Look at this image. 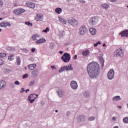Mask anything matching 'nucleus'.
<instances>
[{
	"label": "nucleus",
	"instance_id": "obj_1",
	"mask_svg": "<svg viewBox=\"0 0 128 128\" xmlns=\"http://www.w3.org/2000/svg\"><path fill=\"white\" fill-rule=\"evenodd\" d=\"M100 65L98 62L90 63L87 66V72L90 77L92 78H96L100 76Z\"/></svg>",
	"mask_w": 128,
	"mask_h": 128
},
{
	"label": "nucleus",
	"instance_id": "obj_2",
	"mask_svg": "<svg viewBox=\"0 0 128 128\" xmlns=\"http://www.w3.org/2000/svg\"><path fill=\"white\" fill-rule=\"evenodd\" d=\"M68 22L71 26H74V28H76V26H78V21L76 20L74 18L72 17H70L68 18Z\"/></svg>",
	"mask_w": 128,
	"mask_h": 128
},
{
	"label": "nucleus",
	"instance_id": "obj_3",
	"mask_svg": "<svg viewBox=\"0 0 128 128\" xmlns=\"http://www.w3.org/2000/svg\"><path fill=\"white\" fill-rule=\"evenodd\" d=\"M61 60H62L64 62H68L70 60V54L67 52L64 53L61 57Z\"/></svg>",
	"mask_w": 128,
	"mask_h": 128
},
{
	"label": "nucleus",
	"instance_id": "obj_4",
	"mask_svg": "<svg viewBox=\"0 0 128 128\" xmlns=\"http://www.w3.org/2000/svg\"><path fill=\"white\" fill-rule=\"evenodd\" d=\"M114 56L116 58L120 56V58H122L124 56V52L122 51V49H118L114 52Z\"/></svg>",
	"mask_w": 128,
	"mask_h": 128
},
{
	"label": "nucleus",
	"instance_id": "obj_5",
	"mask_svg": "<svg viewBox=\"0 0 128 128\" xmlns=\"http://www.w3.org/2000/svg\"><path fill=\"white\" fill-rule=\"evenodd\" d=\"M108 78L109 80H112L114 78V70L112 69H110L108 74Z\"/></svg>",
	"mask_w": 128,
	"mask_h": 128
},
{
	"label": "nucleus",
	"instance_id": "obj_6",
	"mask_svg": "<svg viewBox=\"0 0 128 128\" xmlns=\"http://www.w3.org/2000/svg\"><path fill=\"white\" fill-rule=\"evenodd\" d=\"M86 32V26L85 25H83L79 29V34L82 36H84Z\"/></svg>",
	"mask_w": 128,
	"mask_h": 128
},
{
	"label": "nucleus",
	"instance_id": "obj_7",
	"mask_svg": "<svg viewBox=\"0 0 128 128\" xmlns=\"http://www.w3.org/2000/svg\"><path fill=\"white\" fill-rule=\"evenodd\" d=\"M70 86L72 90H78V82L75 80H72L70 82Z\"/></svg>",
	"mask_w": 128,
	"mask_h": 128
},
{
	"label": "nucleus",
	"instance_id": "obj_8",
	"mask_svg": "<svg viewBox=\"0 0 128 128\" xmlns=\"http://www.w3.org/2000/svg\"><path fill=\"white\" fill-rule=\"evenodd\" d=\"M120 36H121V38H128V30H124L122 31L120 34Z\"/></svg>",
	"mask_w": 128,
	"mask_h": 128
},
{
	"label": "nucleus",
	"instance_id": "obj_9",
	"mask_svg": "<svg viewBox=\"0 0 128 128\" xmlns=\"http://www.w3.org/2000/svg\"><path fill=\"white\" fill-rule=\"evenodd\" d=\"M90 26H96V17H92L89 20Z\"/></svg>",
	"mask_w": 128,
	"mask_h": 128
},
{
	"label": "nucleus",
	"instance_id": "obj_10",
	"mask_svg": "<svg viewBox=\"0 0 128 128\" xmlns=\"http://www.w3.org/2000/svg\"><path fill=\"white\" fill-rule=\"evenodd\" d=\"M26 10L22 8H18L14 11V12L16 14H24Z\"/></svg>",
	"mask_w": 128,
	"mask_h": 128
},
{
	"label": "nucleus",
	"instance_id": "obj_11",
	"mask_svg": "<svg viewBox=\"0 0 128 128\" xmlns=\"http://www.w3.org/2000/svg\"><path fill=\"white\" fill-rule=\"evenodd\" d=\"M82 56H84L88 58V56H89L90 55V52L89 50H86L82 51Z\"/></svg>",
	"mask_w": 128,
	"mask_h": 128
},
{
	"label": "nucleus",
	"instance_id": "obj_12",
	"mask_svg": "<svg viewBox=\"0 0 128 128\" xmlns=\"http://www.w3.org/2000/svg\"><path fill=\"white\" fill-rule=\"evenodd\" d=\"M86 120V116L83 115H80L78 118V121L79 122H84Z\"/></svg>",
	"mask_w": 128,
	"mask_h": 128
},
{
	"label": "nucleus",
	"instance_id": "obj_13",
	"mask_svg": "<svg viewBox=\"0 0 128 128\" xmlns=\"http://www.w3.org/2000/svg\"><path fill=\"white\" fill-rule=\"evenodd\" d=\"M102 56H104V54H102L100 56H98V58H99V60H100L102 68H104V59L102 58Z\"/></svg>",
	"mask_w": 128,
	"mask_h": 128
},
{
	"label": "nucleus",
	"instance_id": "obj_14",
	"mask_svg": "<svg viewBox=\"0 0 128 128\" xmlns=\"http://www.w3.org/2000/svg\"><path fill=\"white\" fill-rule=\"evenodd\" d=\"M59 98H62L64 96V90H58L56 91Z\"/></svg>",
	"mask_w": 128,
	"mask_h": 128
},
{
	"label": "nucleus",
	"instance_id": "obj_15",
	"mask_svg": "<svg viewBox=\"0 0 128 128\" xmlns=\"http://www.w3.org/2000/svg\"><path fill=\"white\" fill-rule=\"evenodd\" d=\"M26 5L27 6L31 8H36V4L32 2H28L26 4Z\"/></svg>",
	"mask_w": 128,
	"mask_h": 128
},
{
	"label": "nucleus",
	"instance_id": "obj_16",
	"mask_svg": "<svg viewBox=\"0 0 128 128\" xmlns=\"http://www.w3.org/2000/svg\"><path fill=\"white\" fill-rule=\"evenodd\" d=\"M90 34L92 36H94L96 34V28H90Z\"/></svg>",
	"mask_w": 128,
	"mask_h": 128
},
{
	"label": "nucleus",
	"instance_id": "obj_17",
	"mask_svg": "<svg viewBox=\"0 0 128 128\" xmlns=\"http://www.w3.org/2000/svg\"><path fill=\"white\" fill-rule=\"evenodd\" d=\"M36 64H34L28 65V68L30 70H34V68H36Z\"/></svg>",
	"mask_w": 128,
	"mask_h": 128
},
{
	"label": "nucleus",
	"instance_id": "obj_18",
	"mask_svg": "<svg viewBox=\"0 0 128 128\" xmlns=\"http://www.w3.org/2000/svg\"><path fill=\"white\" fill-rule=\"evenodd\" d=\"M46 42V39L42 38L36 40V44H44V42Z\"/></svg>",
	"mask_w": 128,
	"mask_h": 128
},
{
	"label": "nucleus",
	"instance_id": "obj_19",
	"mask_svg": "<svg viewBox=\"0 0 128 128\" xmlns=\"http://www.w3.org/2000/svg\"><path fill=\"white\" fill-rule=\"evenodd\" d=\"M38 96V95L33 94H30L28 98L31 99H34L36 100V98H37Z\"/></svg>",
	"mask_w": 128,
	"mask_h": 128
},
{
	"label": "nucleus",
	"instance_id": "obj_20",
	"mask_svg": "<svg viewBox=\"0 0 128 128\" xmlns=\"http://www.w3.org/2000/svg\"><path fill=\"white\" fill-rule=\"evenodd\" d=\"M6 86V82L4 80H2L0 82V90L4 88Z\"/></svg>",
	"mask_w": 128,
	"mask_h": 128
},
{
	"label": "nucleus",
	"instance_id": "obj_21",
	"mask_svg": "<svg viewBox=\"0 0 128 128\" xmlns=\"http://www.w3.org/2000/svg\"><path fill=\"white\" fill-rule=\"evenodd\" d=\"M55 12L58 14H62V8H57L55 9Z\"/></svg>",
	"mask_w": 128,
	"mask_h": 128
},
{
	"label": "nucleus",
	"instance_id": "obj_22",
	"mask_svg": "<svg viewBox=\"0 0 128 128\" xmlns=\"http://www.w3.org/2000/svg\"><path fill=\"white\" fill-rule=\"evenodd\" d=\"M58 20L60 22H63V24H66V20H64L62 16H58Z\"/></svg>",
	"mask_w": 128,
	"mask_h": 128
},
{
	"label": "nucleus",
	"instance_id": "obj_23",
	"mask_svg": "<svg viewBox=\"0 0 128 128\" xmlns=\"http://www.w3.org/2000/svg\"><path fill=\"white\" fill-rule=\"evenodd\" d=\"M32 75L34 76H38V69H36L32 72Z\"/></svg>",
	"mask_w": 128,
	"mask_h": 128
},
{
	"label": "nucleus",
	"instance_id": "obj_24",
	"mask_svg": "<svg viewBox=\"0 0 128 128\" xmlns=\"http://www.w3.org/2000/svg\"><path fill=\"white\" fill-rule=\"evenodd\" d=\"M120 100V96H115L112 98V100H115L116 102H118V100Z\"/></svg>",
	"mask_w": 128,
	"mask_h": 128
},
{
	"label": "nucleus",
	"instance_id": "obj_25",
	"mask_svg": "<svg viewBox=\"0 0 128 128\" xmlns=\"http://www.w3.org/2000/svg\"><path fill=\"white\" fill-rule=\"evenodd\" d=\"M36 38H38V34H33L32 36V38L34 40H37Z\"/></svg>",
	"mask_w": 128,
	"mask_h": 128
},
{
	"label": "nucleus",
	"instance_id": "obj_26",
	"mask_svg": "<svg viewBox=\"0 0 128 128\" xmlns=\"http://www.w3.org/2000/svg\"><path fill=\"white\" fill-rule=\"evenodd\" d=\"M83 96L85 98H88V96H90V93H88V91H85L84 92L83 94Z\"/></svg>",
	"mask_w": 128,
	"mask_h": 128
},
{
	"label": "nucleus",
	"instance_id": "obj_27",
	"mask_svg": "<svg viewBox=\"0 0 128 128\" xmlns=\"http://www.w3.org/2000/svg\"><path fill=\"white\" fill-rule=\"evenodd\" d=\"M16 62L18 66H20V57L18 56L16 58Z\"/></svg>",
	"mask_w": 128,
	"mask_h": 128
},
{
	"label": "nucleus",
	"instance_id": "obj_28",
	"mask_svg": "<svg viewBox=\"0 0 128 128\" xmlns=\"http://www.w3.org/2000/svg\"><path fill=\"white\" fill-rule=\"evenodd\" d=\"M96 120V116H91L88 117V120H89V122H92V120Z\"/></svg>",
	"mask_w": 128,
	"mask_h": 128
},
{
	"label": "nucleus",
	"instance_id": "obj_29",
	"mask_svg": "<svg viewBox=\"0 0 128 128\" xmlns=\"http://www.w3.org/2000/svg\"><path fill=\"white\" fill-rule=\"evenodd\" d=\"M26 26H32V23H31L30 21L25 22H24Z\"/></svg>",
	"mask_w": 128,
	"mask_h": 128
},
{
	"label": "nucleus",
	"instance_id": "obj_30",
	"mask_svg": "<svg viewBox=\"0 0 128 128\" xmlns=\"http://www.w3.org/2000/svg\"><path fill=\"white\" fill-rule=\"evenodd\" d=\"M102 8H106V10H108V8H110V5L106 4H104L102 5Z\"/></svg>",
	"mask_w": 128,
	"mask_h": 128
},
{
	"label": "nucleus",
	"instance_id": "obj_31",
	"mask_svg": "<svg viewBox=\"0 0 128 128\" xmlns=\"http://www.w3.org/2000/svg\"><path fill=\"white\" fill-rule=\"evenodd\" d=\"M4 28H8V26H10L11 24H10V22H4Z\"/></svg>",
	"mask_w": 128,
	"mask_h": 128
},
{
	"label": "nucleus",
	"instance_id": "obj_32",
	"mask_svg": "<svg viewBox=\"0 0 128 128\" xmlns=\"http://www.w3.org/2000/svg\"><path fill=\"white\" fill-rule=\"evenodd\" d=\"M14 58V54H10L8 56V59L9 60H12Z\"/></svg>",
	"mask_w": 128,
	"mask_h": 128
},
{
	"label": "nucleus",
	"instance_id": "obj_33",
	"mask_svg": "<svg viewBox=\"0 0 128 128\" xmlns=\"http://www.w3.org/2000/svg\"><path fill=\"white\" fill-rule=\"evenodd\" d=\"M36 20H38V21L42 20V16H40V14L37 15L36 17Z\"/></svg>",
	"mask_w": 128,
	"mask_h": 128
},
{
	"label": "nucleus",
	"instance_id": "obj_34",
	"mask_svg": "<svg viewBox=\"0 0 128 128\" xmlns=\"http://www.w3.org/2000/svg\"><path fill=\"white\" fill-rule=\"evenodd\" d=\"M73 68L72 64L67 66V70H72Z\"/></svg>",
	"mask_w": 128,
	"mask_h": 128
},
{
	"label": "nucleus",
	"instance_id": "obj_35",
	"mask_svg": "<svg viewBox=\"0 0 128 128\" xmlns=\"http://www.w3.org/2000/svg\"><path fill=\"white\" fill-rule=\"evenodd\" d=\"M123 122L124 124H128V117H125L123 118Z\"/></svg>",
	"mask_w": 128,
	"mask_h": 128
},
{
	"label": "nucleus",
	"instance_id": "obj_36",
	"mask_svg": "<svg viewBox=\"0 0 128 128\" xmlns=\"http://www.w3.org/2000/svg\"><path fill=\"white\" fill-rule=\"evenodd\" d=\"M64 36V31L60 32V38H62Z\"/></svg>",
	"mask_w": 128,
	"mask_h": 128
},
{
	"label": "nucleus",
	"instance_id": "obj_37",
	"mask_svg": "<svg viewBox=\"0 0 128 128\" xmlns=\"http://www.w3.org/2000/svg\"><path fill=\"white\" fill-rule=\"evenodd\" d=\"M6 53L0 54V58H6Z\"/></svg>",
	"mask_w": 128,
	"mask_h": 128
},
{
	"label": "nucleus",
	"instance_id": "obj_38",
	"mask_svg": "<svg viewBox=\"0 0 128 128\" xmlns=\"http://www.w3.org/2000/svg\"><path fill=\"white\" fill-rule=\"evenodd\" d=\"M28 100L30 101V104H32L36 100L34 99H32L31 98H28Z\"/></svg>",
	"mask_w": 128,
	"mask_h": 128
},
{
	"label": "nucleus",
	"instance_id": "obj_39",
	"mask_svg": "<svg viewBox=\"0 0 128 128\" xmlns=\"http://www.w3.org/2000/svg\"><path fill=\"white\" fill-rule=\"evenodd\" d=\"M50 32V28L47 27L45 30H42V32Z\"/></svg>",
	"mask_w": 128,
	"mask_h": 128
},
{
	"label": "nucleus",
	"instance_id": "obj_40",
	"mask_svg": "<svg viewBox=\"0 0 128 128\" xmlns=\"http://www.w3.org/2000/svg\"><path fill=\"white\" fill-rule=\"evenodd\" d=\"M9 86H10V88H16V85L14 83H10Z\"/></svg>",
	"mask_w": 128,
	"mask_h": 128
},
{
	"label": "nucleus",
	"instance_id": "obj_41",
	"mask_svg": "<svg viewBox=\"0 0 128 128\" xmlns=\"http://www.w3.org/2000/svg\"><path fill=\"white\" fill-rule=\"evenodd\" d=\"M59 72H64V66H62L60 70H59Z\"/></svg>",
	"mask_w": 128,
	"mask_h": 128
},
{
	"label": "nucleus",
	"instance_id": "obj_42",
	"mask_svg": "<svg viewBox=\"0 0 128 128\" xmlns=\"http://www.w3.org/2000/svg\"><path fill=\"white\" fill-rule=\"evenodd\" d=\"M54 43L50 44V48L52 50V48H54Z\"/></svg>",
	"mask_w": 128,
	"mask_h": 128
},
{
	"label": "nucleus",
	"instance_id": "obj_43",
	"mask_svg": "<svg viewBox=\"0 0 128 128\" xmlns=\"http://www.w3.org/2000/svg\"><path fill=\"white\" fill-rule=\"evenodd\" d=\"M22 50L23 52H26V54H28V49L23 48L22 49Z\"/></svg>",
	"mask_w": 128,
	"mask_h": 128
},
{
	"label": "nucleus",
	"instance_id": "obj_44",
	"mask_svg": "<svg viewBox=\"0 0 128 128\" xmlns=\"http://www.w3.org/2000/svg\"><path fill=\"white\" fill-rule=\"evenodd\" d=\"M34 84H36V81L34 80H32L30 82V86H34Z\"/></svg>",
	"mask_w": 128,
	"mask_h": 128
},
{
	"label": "nucleus",
	"instance_id": "obj_45",
	"mask_svg": "<svg viewBox=\"0 0 128 128\" xmlns=\"http://www.w3.org/2000/svg\"><path fill=\"white\" fill-rule=\"evenodd\" d=\"M28 78V74H24L22 76V78Z\"/></svg>",
	"mask_w": 128,
	"mask_h": 128
},
{
	"label": "nucleus",
	"instance_id": "obj_46",
	"mask_svg": "<svg viewBox=\"0 0 128 128\" xmlns=\"http://www.w3.org/2000/svg\"><path fill=\"white\" fill-rule=\"evenodd\" d=\"M70 111H68L66 112V116H70Z\"/></svg>",
	"mask_w": 128,
	"mask_h": 128
},
{
	"label": "nucleus",
	"instance_id": "obj_47",
	"mask_svg": "<svg viewBox=\"0 0 128 128\" xmlns=\"http://www.w3.org/2000/svg\"><path fill=\"white\" fill-rule=\"evenodd\" d=\"M20 83L18 80H16L14 82V84H16L17 86H18Z\"/></svg>",
	"mask_w": 128,
	"mask_h": 128
},
{
	"label": "nucleus",
	"instance_id": "obj_48",
	"mask_svg": "<svg viewBox=\"0 0 128 128\" xmlns=\"http://www.w3.org/2000/svg\"><path fill=\"white\" fill-rule=\"evenodd\" d=\"M7 50H8L9 52H12V47H8L7 48Z\"/></svg>",
	"mask_w": 128,
	"mask_h": 128
},
{
	"label": "nucleus",
	"instance_id": "obj_49",
	"mask_svg": "<svg viewBox=\"0 0 128 128\" xmlns=\"http://www.w3.org/2000/svg\"><path fill=\"white\" fill-rule=\"evenodd\" d=\"M51 68L52 70H56V66H51Z\"/></svg>",
	"mask_w": 128,
	"mask_h": 128
},
{
	"label": "nucleus",
	"instance_id": "obj_50",
	"mask_svg": "<svg viewBox=\"0 0 128 128\" xmlns=\"http://www.w3.org/2000/svg\"><path fill=\"white\" fill-rule=\"evenodd\" d=\"M23 92H26V90H24V88H22L20 90V93L22 94Z\"/></svg>",
	"mask_w": 128,
	"mask_h": 128
},
{
	"label": "nucleus",
	"instance_id": "obj_51",
	"mask_svg": "<svg viewBox=\"0 0 128 128\" xmlns=\"http://www.w3.org/2000/svg\"><path fill=\"white\" fill-rule=\"evenodd\" d=\"M0 26H1V28H4V22H2L0 24Z\"/></svg>",
	"mask_w": 128,
	"mask_h": 128
},
{
	"label": "nucleus",
	"instance_id": "obj_52",
	"mask_svg": "<svg viewBox=\"0 0 128 128\" xmlns=\"http://www.w3.org/2000/svg\"><path fill=\"white\" fill-rule=\"evenodd\" d=\"M112 120L114 122H116V116H113L112 118Z\"/></svg>",
	"mask_w": 128,
	"mask_h": 128
},
{
	"label": "nucleus",
	"instance_id": "obj_53",
	"mask_svg": "<svg viewBox=\"0 0 128 128\" xmlns=\"http://www.w3.org/2000/svg\"><path fill=\"white\" fill-rule=\"evenodd\" d=\"M31 52H36V48H32L31 50Z\"/></svg>",
	"mask_w": 128,
	"mask_h": 128
},
{
	"label": "nucleus",
	"instance_id": "obj_54",
	"mask_svg": "<svg viewBox=\"0 0 128 128\" xmlns=\"http://www.w3.org/2000/svg\"><path fill=\"white\" fill-rule=\"evenodd\" d=\"M4 4V2L2 0H0V6H2Z\"/></svg>",
	"mask_w": 128,
	"mask_h": 128
},
{
	"label": "nucleus",
	"instance_id": "obj_55",
	"mask_svg": "<svg viewBox=\"0 0 128 128\" xmlns=\"http://www.w3.org/2000/svg\"><path fill=\"white\" fill-rule=\"evenodd\" d=\"M64 66V70H68L67 66Z\"/></svg>",
	"mask_w": 128,
	"mask_h": 128
},
{
	"label": "nucleus",
	"instance_id": "obj_56",
	"mask_svg": "<svg viewBox=\"0 0 128 128\" xmlns=\"http://www.w3.org/2000/svg\"><path fill=\"white\" fill-rule=\"evenodd\" d=\"M76 58H78V55L75 54L74 56V59L76 60Z\"/></svg>",
	"mask_w": 128,
	"mask_h": 128
},
{
	"label": "nucleus",
	"instance_id": "obj_57",
	"mask_svg": "<svg viewBox=\"0 0 128 128\" xmlns=\"http://www.w3.org/2000/svg\"><path fill=\"white\" fill-rule=\"evenodd\" d=\"M96 43H97V44H98H98H102V42H100V41H98L97 42H96Z\"/></svg>",
	"mask_w": 128,
	"mask_h": 128
},
{
	"label": "nucleus",
	"instance_id": "obj_58",
	"mask_svg": "<svg viewBox=\"0 0 128 128\" xmlns=\"http://www.w3.org/2000/svg\"><path fill=\"white\" fill-rule=\"evenodd\" d=\"M59 54H64V51H60Z\"/></svg>",
	"mask_w": 128,
	"mask_h": 128
},
{
	"label": "nucleus",
	"instance_id": "obj_59",
	"mask_svg": "<svg viewBox=\"0 0 128 128\" xmlns=\"http://www.w3.org/2000/svg\"><path fill=\"white\" fill-rule=\"evenodd\" d=\"M28 92H30V89H27L26 90H25V92L26 93H28Z\"/></svg>",
	"mask_w": 128,
	"mask_h": 128
},
{
	"label": "nucleus",
	"instance_id": "obj_60",
	"mask_svg": "<svg viewBox=\"0 0 128 128\" xmlns=\"http://www.w3.org/2000/svg\"><path fill=\"white\" fill-rule=\"evenodd\" d=\"M94 46L96 47V46H98V44L94 43Z\"/></svg>",
	"mask_w": 128,
	"mask_h": 128
},
{
	"label": "nucleus",
	"instance_id": "obj_61",
	"mask_svg": "<svg viewBox=\"0 0 128 128\" xmlns=\"http://www.w3.org/2000/svg\"><path fill=\"white\" fill-rule=\"evenodd\" d=\"M102 46H106V44L105 43H104Z\"/></svg>",
	"mask_w": 128,
	"mask_h": 128
},
{
	"label": "nucleus",
	"instance_id": "obj_62",
	"mask_svg": "<svg viewBox=\"0 0 128 128\" xmlns=\"http://www.w3.org/2000/svg\"><path fill=\"white\" fill-rule=\"evenodd\" d=\"M118 108H122V106H118Z\"/></svg>",
	"mask_w": 128,
	"mask_h": 128
},
{
	"label": "nucleus",
	"instance_id": "obj_63",
	"mask_svg": "<svg viewBox=\"0 0 128 128\" xmlns=\"http://www.w3.org/2000/svg\"><path fill=\"white\" fill-rule=\"evenodd\" d=\"M72 0H67V2H71Z\"/></svg>",
	"mask_w": 128,
	"mask_h": 128
},
{
	"label": "nucleus",
	"instance_id": "obj_64",
	"mask_svg": "<svg viewBox=\"0 0 128 128\" xmlns=\"http://www.w3.org/2000/svg\"><path fill=\"white\" fill-rule=\"evenodd\" d=\"M114 128H118V126H115Z\"/></svg>",
	"mask_w": 128,
	"mask_h": 128
}]
</instances>
